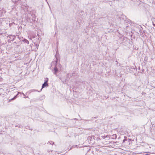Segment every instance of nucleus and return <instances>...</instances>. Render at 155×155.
Listing matches in <instances>:
<instances>
[{
    "label": "nucleus",
    "mask_w": 155,
    "mask_h": 155,
    "mask_svg": "<svg viewBox=\"0 0 155 155\" xmlns=\"http://www.w3.org/2000/svg\"><path fill=\"white\" fill-rule=\"evenodd\" d=\"M131 68L132 69H134V70H135V68H134V67H131Z\"/></svg>",
    "instance_id": "nucleus-25"
},
{
    "label": "nucleus",
    "mask_w": 155,
    "mask_h": 155,
    "mask_svg": "<svg viewBox=\"0 0 155 155\" xmlns=\"http://www.w3.org/2000/svg\"><path fill=\"white\" fill-rule=\"evenodd\" d=\"M75 147H77V145H76L75 146Z\"/></svg>",
    "instance_id": "nucleus-33"
},
{
    "label": "nucleus",
    "mask_w": 155,
    "mask_h": 155,
    "mask_svg": "<svg viewBox=\"0 0 155 155\" xmlns=\"http://www.w3.org/2000/svg\"><path fill=\"white\" fill-rule=\"evenodd\" d=\"M101 137L103 139H104L106 138V136L105 135H102L101 136Z\"/></svg>",
    "instance_id": "nucleus-22"
},
{
    "label": "nucleus",
    "mask_w": 155,
    "mask_h": 155,
    "mask_svg": "<svg viewBox=\"0 0 155 155\" xmlns=\"http://www.w3.org/2000/svg\"><path fill=\"white\" fill-rule=\"evenodd\" d=\"M23 41L25 43H27V44H29V41L27 39L24 38L23 39Z\"/></svg>",
    "instance_id": "nucleus-13"
},
{
    "label": "nucleus",
    "mask_w": 155,
    "mask_h": 155,
    "mask_svg": "<svg viewBox=\"0 0 155 155\" xmlns=\"http://www.w3.org/2000/svg\"><path fill=\"white\" fill-rule=\"evenodd\" d=\"M30 46H31V49L33 51H36L38 48V45L35 44V43H34V44H32V45H31Z\"/></svg>",
    "instance_id": "nucleus-4"
},
{
    "label": "nucleus",
    "mask_w": 155,
    "mask_h": 155,
    "mask_svg": "<svg viewBox=\"0 0 155 155\" xmlns=\"http://www.w3.org/2000/svg\"><path fill=\"white\" fill-rule=\"evenodd\" d=\"M112 137L111 138L114 139H116L117 136L116 134H113V135H112Z\"/></svg>",
    "instance_id": "nucleus-14"
},
{
    "label": "nucleus",
    "mask_w": 155,
    "mask_h": 155,
    "mask_svg": "<svg viewBox=\"0 0 155 155\" xmlns=\"http://www.w3.org/2000/svg\"><path fill=\"white\" fill-rule=\"evenodd\" d=\"M31 38L30 39H31V38H34L36 36V34H31L30 36Z\"/></svg>",
    "instance_id": "nucleus-11"
},
{
    "label": "nucleus",
    "mask_w": 155,
    "mask_h": 155,
    "mask_svg": "<svg viewBox=\"0 0 155 155\" xmlns=\"http://www.w3.org/2000/svg\"><path fill=\"white\" fill-rule=\"evenodd\" d=\"M16 37L18 38L19 39L18 41H21V43H22V41H23V37H20L19 35H16Z\"/></svg>",
    "instance_id": "nucleus-10"
},
{
    "label": "nucleus",
    "mask_w": 155,
    "mask_h": 155,
    "mask_svg": "<svg viewBox=\"0 0 155 155\" xmlns=\"http://www.w3.org/2000/svg\"><path fill=\"white\" fill-rule=\"evenodd\" d=\"M48 78H46V79L45 80L44 83L42 84V88H41V90H42V89L44 88L46 86H48Z\"/></svg>",
    "instance_id": "nucleus-6"
},
{
    "label": "nucleus",
    "mask_w": 155,
    "mask_h": 155,
    "mask_svg": "<svg viewBox=\"0 0 155 155\" xmlns=\"http://www.w3.org/2000/svg\"><path fill=\"white\" fill-rule=\"evenodd\" d=\"M115 62H117V63H116V64L117 65V64L118 63L117 61H116Z\"/></svg>",
    "instance_id": "nucleus-28"
},
{
    "label": "nucleus",
    "mask_w": 155,
    "mask_h": 155,
    "mask_svg": "<svg viewBox=\"0 0 155 155\" xmlns=\"http://www.w3.org/2000/svg\"><path fill=\"white\" fill-rule=\"evenodd\" d=\"M37 36H38L39 35L38 34H37Z\"/></svg>",
    "instance_id": "nucleus-35"
},
{
    "label": "nucleus",
    "mask_w": 155,
    "mask_h": 155,
    "mask_svg": "<svg viewBox=\"0 0 155 155\" xmlns=\"http://www.w3.org/2000/svg\"><path fill=\"white\" fill-rule=\"evenodd\" d=\"M27 97H28V96H27V97H24L25 98H27Z\"/></svg>",
    "instance_id": "nucleus-32"
},
{
    "label": "nucleus",
    "mask_w": 155,
    "mask_h": 155,
    "mask_svg": "<svg viewBox=\"0 0 155 155\" xmlns=\"http://www.w3.org/2000/svg\"><path fill=\"white\" fill-rule=\"evenodd\" d=\"M13 24H15V23L14 22L11 23H9V25L10 26H12Z\"/></svg>",
    "instance_id": "nucleus-21"
},
{
    "label": "nucleus",
    "mask_w": 155,
    "mask_h": 155,
    "mask_svg": "<svg viewBox=\"0 0 155 155\" xmlns=\"http://www.w3.org/2000/svg\"><path fill=\"white\" fill-rule=\"evenodd\" d=\"M6 11L3 9H2L0 10V17L3 16L6 13Z\"/></svg>",
    "instance_id": "nucleus-8"
},
{
    "label": "nucleus",
    "mask_w": 155,
    "mask_h": 155,
    "mask_svg": "<svg viewBox=\"0 0 155 155\" xmlns=\"http://www.w3.org/2000/svg\"><path fill=\"white\" fill-rule=\"evenodd\" d=\"M118 18L121 21H122L123 20L125 21L126 16L123 14H122L120 16L118 17Z\"/></svg>",
    "instance_id": "nucleus-7"
},
{
    "label": "nucleus",
    "mask_w": 155,
    "mask_h": 155,
    "mask_svg": "<svg viewBox=\"0 0 155 155\" xmlns=\"http://www.w3.org/2000/svg\"><path fill=\"white\" fill-rule=\"evenodd\" d=\"M18 97V95H16L14 97L12 98L10 100H12L15 99L16 98Z\"/></svg>",
    "instance_id": "nucleus-18"
},
{
    "label": "nucleus",
    "mask_w": 155,
    "mask_h": 155,
    "mask_svg": "<svg viewBox=\"0 0 155 155\" xmlns=\"http://www.w3.org/2000/svg\"><path fill=\"white\" fill-rule=\"evenodd\" d=\"M152 24L155 27V24L154 23L153 21L152 22Z\"/></svg>",
    "instance_id": "nucleus-26"
},
{
    "label": "nucleus",
    "mask_w": 155,
    "mask_h": 155,
    "mask_svg": "<svg viewBox=\"0 0 155 155\" xmlns=\"http://www.w3.org/2000/svg\"><path fill=\"white\" fill-rule=\"evenodd\" d=\"M94 118H96V117H94Z\"/></svg>",
    "instance_id": "nucleus-39"
},
{
    "label": "nucleus",
    "mask_w": 155,
    "mask_h": 155,
    "mask_svg": "<svg viewBox=\"0 0 155 155\" xmlns=\"http://www.w3.org/2000/svg\"><path fill=\"white\" fill-rule=\"evenodd\" d=\"M27 21L31 23L36 21V16L34 10L30 11L28 12L27 17L26 18Z\"/></svg>",
    "instance_id": "nucleus-1"
},
{
    "label": "nucleus",
    "mask_w": 155,
    "mask_h": 155,
    "mask_svg": "<svg viewBox=\"0 0 155 155\" xmlns=\"http://www.w3.org/2000/svg\"><path fill=\"white\" fill-rule=\"evenodd\" d=\"M74 120H78V119H77V118H74Z\"/></svg>",
    "instance_id": "nucleus-29"
},
{
    "label": "nucleus",
    "mask_w": 155,
    "mask_h": 155,
    "mask_svg": "<svg viewBox=\"0 0 155 155\" xmlns=\"http://www.w3.org/2000/svg\"><path fill=\"white\" fill-rule=\"evenodd\" d=\"M3 34V33H0V35Z\"/></svg>",
    "instance_id": "nucleus-31"
},
{
    "label": "nucleus",
    "mask_w": 155,
    "mask_h": 155,
    "mask_svg": "<svg viewBox=\"0 0 155 155\" xmlns=\"http://www.w3.org/2000/svg\"><path fill=\"white\" fill-rule=\"evenodd\" d=\"M45 1H46V2H47V0H45Z\"/></svg>",
    "instance_id": "nucleus-40"
},
{
    "label": "nucleus",
    "mask_w": 155,
    "mask_h": 155,
    "mask_svg": "<svg viewBox=\"0 0 155 155\" xmlns=\"http://www.w3.org/2000/svg\"><path fill=\"white\" fill-rule=\"evenodd\" d=\"M18 127H19V128H20V127L19 126H18Z\"/></svg>",
    "instance_id": "nucleus-37"
},
{
    "label": "nucleus",
    "mask_w": 155,
    "mask_h": 155,
    "mask_svg": "<svg viewBox=\"0 0 155 155\" xmlns=\"http://www.w3.org/2000/svg\"><path fill=\"white\" fill-rule=\"evenodd\" d=\"M16 35H9L7 36L8 42V43H12L16 38Z\"/></svg>",
    "instance_id": "nucleus-3"
},
{
    "label": "nucleus",
    "mask_w": 155,
    "mask_h": 155,
    "mask_svg": "<svg viewBox=\"0 0 155 155\" xmlns=\"http://www.w3.org/2000/svg\"><path fill=\"white\" fill-rule=\"evenodd\" d=\"M22 94H23V95L24 96H25V94L23 93H22Z\"/></svg>",
    "instance_id": "nucleus-30"
},
{
    "label": "nucleus",
    "mask_w": 155,
    "mask_h": 155,
    "mask_svg": "<svg viewBox=\"0 0 155 155\" xmlns=\"http://www.w3.org/2000/svg\"><path fill=\"white\" fill-rule=\"evenodd\" d=\"M123 39L125 40H127V38L125 37H124L123 38Z\"/></svg>",
    "instance_id": "nucleus-24"
},
{
    "label": "nucleus",
    "mask_w": 155,
    "mask_h": 155,
    "mask_svg": "<svg viewBox=\"0 0 155 155\" xmlns=\"http://www.w3.org/2000/svg\"><path fill=\"white\" fill-rule=\"evenodd\" d=\"M72 147L74 148V147L73 146H72Z\"/></svg>",
    "instance_id": "nucleus-38"
},
{
    "label": "nucleus",
    "mask_w": 155,
    "mask_h": 155,
    "mask_svg": "<svg viewBox=\"0 0 155 155\" xmlns=\"http://www.w3.org/2000/svg\"><path fill=\"white\" fill-rule=\"evenodd\" d=\"M59 54H57V53L55 55V57L56 58V60L54 61H53L52 63L51 67L53 66V64H54V72L53 73L54 74L56 75L58 71V67H59L61 68V65L60 64H57L59 58Z\"/></svg>",
    "instance_id": "nucleus-2"
},
{
    "label": "nucleus",
    "mask_w": 155,
    "mask_h": 155,
    "mask_svg": "<svg viewBox=\"0 0 155 155\" xmlns=\"http://www.w3.org/2000/svg\"><path fill=\"white\" fill-rule=\"evenodd\" d=\"M128 22H129V21H128Z\"/></svg>",
    "instance_id": "nucleus-36"
},
{
    "label": "nucleus",
    "mask_w": 155,
    "mask_h": 155,
    "mask_svg": "<svg viewBox=\"0 0 155 155\" xmlns=\"http://www.w3.org/2000/svg\"><path fill=\"white\" fill-rule=\"evenodd\" d=\"M2 51L1 50V47H0V52H1Z\"/></svg>",
    "instance_id": "nucleus-27"
},
{
    "label": "nucleus",
    "mask_w": 155,
    "mask_h": 155,
    "mask_svg": "<svg viewBox=\"0 0 155 155\" xmlns=\"http://www.w3.org/2000/svg\"><path fill=\"white\" fill-rule=\"evenodd\" d=\"M22 94V92H18V94L17 95H18V96L19 94Z\"/></svg>",
    "instance_id": "nucleus-23"
},
{
    "label": "nucleus",
    "mask_w": 155,
    "mask_h": 155,
    "mask_svg": "<svg viewBox=\"0 0 155 155\" xmlns=\"http://www.w3.org/2000/svg\"><path fill=\"white\" fill-rule=\"evenodd\" d=\"M131 142V139H128V140L127 142V144H130V143Z\"/></svg>",
    "instance_id": "nucleus-17"
},
{
    "label": "nucleus",
    "mask_w": 155,
    "mask_h": 155,
    "mask_svg": "<svg viewBox=\"0 0 155 155\" xmlns=\"http://www.w3.org/2000/svg\"><path fill=\"white\" fill-rule=\"evenodd\" d=\"M95 137L94 136H89L88 138V140H90L91 143H94L95 142Z\"/></svg>",
    "instance_id": "nucleus-5"
},
{
    "label": "nucleus",
    "mask_w": 155,
    "mask_h": 155,
    "mask_svg": "<svg viewBox=\"0 0 155 155\" xmlns=\"http://www.w3.org/2000/svg\"><path fill=\"white\" fill-rule=\"evenodd\" d=\"M37 91V90H31L29 91V93H30L31 92H34L35 91Z\"/></svg>",
    "instance_id": "nucleus-16"
},
{
    "label": "nucleus",
    "mask_w": 155,
    "mask_h": 155,
    "mask_svg": "<svg viewBox=\"0 0 155 155\" xmlns=\"http://www.w3.org/2000/svg\"><path fill=\"white\" fill-rule=\"evenodd\" d=\"M110 136H111L109 135H107L106 136V138H108V139H109L110 138Z\"/></svg>",
    "instance_id": "nucleus-20"
},
{
    "label": "nucleus",
    "mask_w": 155,
    "mask_h": 155,
    "mask_svg": "<svg viewBox=\"0 0 155 155\" xmlns=\"http://www.w3.org/2000/svg\"><path fill=\"white\" fill-rule=\"evenodd\" d=\"M124 140H123V143H125V142H126V143H127V140H128L127 137H126V136H124Z\"/></svg>",
    "instance_id": "nucleus-12"
},
{
    "label": "nucleus",
    "mask_w": 155,
    "mask_h": 155,
    "mask_svg": "<svg viewBox=\"0 0 155 155\" xmlns=\"http://www.w3.org/2000/svg\"><path fill=\"white\" fill-rule=\"evenodd\" d=\"M14 47L15 48H18L20 45H18L13 44Z\"/></svg>",
    "instance_id": "nucleus-15"
},
{
    "label": "nucleus",
    "mask_w": 155,
    "mask_h": 155,
    "mask_svg": "<svg viewBox=\"0 0 155 155\" xmlns=\"http://www.w3.org/2000/svg\"><path fill=\"white\" fill-rule=\"evenodd\" d=\"M13 44H15L18 45H20L21 44V43L20 41L17 40V39L15 41H14L13 43Z\"/></svg>",
    "instance_id": "nucleus-9"
},
{
    "label": "nucleus",
    "mask_w": 155,
    "mask_h": 155,
    "mask_svg": "<svg viewBox=\"0 0 155 155\" xmlns=\"http://www.w3.org/2000/svg\"><path fill=\"white\" fill-rule=\"evenodd\" d=\"M48 143L50 144H51V145H53L54 144V142H53L52 141H49Z\"/></svg>",
    "instance_id": "nucleus-19"
},
{
    "label": "nucleus",
    "mask_w": 155,
    "mask_h": 155,
    "mask_svg": "<svg viewBox=\"0 0 155 155\" xmlns=\"http://www.w3.org/2000/svg\"><path fill=\"white\" fill-rule=\"evenodd\" d=\"M15 127H18V125H15Z\"/></svg>",
    "instance_id": "nucleus-34"
}]
</instances>
